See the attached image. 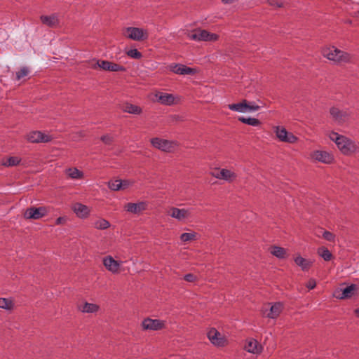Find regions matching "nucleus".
<instances>
[{
	"label": "nucleus",
	"instance_id": "obj_33",
	"mask_svg": "<svg viewBox=\"0 0 359 359\" xmlns=\"http://www.w3.org/2000/svg\"><path fill=\"white\" fill-rule=\"evenodd\" d=\"M238 119L243 123L254 127L259 126L262 124L261 121L256 118L240 116Z\"/></svg>",
	"mask_w": 359,
	"mask_h": 359
},
{
	"label": "nucleus",
	"instance_id": "obj_42",
	"mask_svg": "<svg viewBox=\"0 0 359 359\" xmlns=\"http://www.w3.org/2000/svg\"><path fill=\"white\" fill-rule=\"evenodd\" d=\"M110 63L111 62L107 60H97L94 68L97 66L103 70L108 71Z\"/></svg>",
	"mask_w": 359,
	"mask_h": 359
},
{
	"label": "nucleus",
	"instance_id": "obj_51",
	"mask_svg": "<svg viewBox=\"0 0 359 359\" xmlns=\"http://www.w3.org/2000/svg\"><path fill=\"white\" fill-rule=\"evenodd\" d=\"M79 135H80V136H82V137L84 135L82 132H80Z\"/></svg>",
	"mask_w": 359,
	"mask_h": 359
},
{
	"label": "nucleus",
	"instance_id": "obj_40",
	"mask_svg": "<svg viewBox=\"0 0 359 359\" xmlns=\"http://www.w3.org/2000/svg\"><path fill=\"white\" fill-rule=\"evenodd\" d=\"M126 55L133 59H140L142 57V53L136 48L130 49L126 52Z\"/></svg>",
	"mask_w": 359,
	"mask_h": 359
},
{
	"label": "nucleus",
	"instance_id": "obj_16",
	"mask_svg": "<svg viewBox=\"0 0 359 359\" xmlns=\"http://www.w3.org/2000/svg\"><path fill=\"white\" fill-rule=\"evenodd\" d=\"M358 287L355 284H351L344 289H341L340 291L334 292V296L339 299H351L355 296L358 293Z\"/></svg>",
	"mask_w": 359,
	"mask_h": 359
},
{
	"label": "nucleus",
	"instance_id": "obj_43",
	"mask_svg": "<svg viewBox=\"0 0 359 359\" xmlns=\"http://www.w3.org/2000/svg\"><path fill=\"white\" fill-rule=\"evenodd\" d=\"M29 73V70L27 67H23L20 69L19 72L16 73V78L18 80L21 79L22 78L26 76Z\"/></svg>",
	"mask_w": 359,
	"mask_h": 359
},
{
	"label": "nucleus",
	"instance_id": "obj_13",
	"mask_svg": "<svg viewBox=\"0 0 359 359\" xmlns=\"http://www.w3.org/2000/svg\"><path fill=\"white\" fill-rule=\"evenodd\" d=\"M188 37L196 41H216L219 39V35L211 33L205 29H196L193 33L189 34Z\"/></svg>",
	"mask_w": 359,
	"mask_h": 359
},
{
	"label": "nucleus",
	"instance_id": "obj_21",
	"mask_svg": "<svg viewBox=\"0 0 359 359\" xmlns=\"http://www.w3.org/2000/svg\"><path fill=\"white\" fill-rule=\"evenodd\" d=\"M27 140L30 142H48L52 140L50 135L40 131H32L27 135Z\"/></svg>",
	"mask_w": 359,
	"mask_h": 359
},
{
	"label": "nucleus",
	"instance_id": "obj_12",
	"mask_svg": "<svg viewBox=\"0 0 359 359\" xmlns=\"http://www.w3.org/2000/svg\"><path fill=\"white\" fill-rule=\"evenodd\" d=\"M329 111L332 120L339 125L347 123L351 116V111L349 109H341L337 107H332Z\"/></svg>",
	"mask_w": 359,
	"mask_h": 359
},
{
	"label": "nucleus",
	"instance_id": "obj_47",
	"mask_svg": "<svg viewBox=\"0 0 359 359\" xmlns=\"http://www.w3.org/2000/svg\"><path fill=\"white\" fill-rule=\"evenodd\" d=\"M67 221V218L66 217H60L55 221V224H64Z\"/></svg>",
	"mask_w": 359,
	"mask_h": 359
},
{
	"label": "nucleus",
	"instance_id": "obj_6",
	"mask_svg": "<svg viewBox=\"0 0 359 359\" xmlns=\"http://www.w3.org/2000/svg\"><path fill=\"white\" fill-rule=\"evenodd\" d=\"M309 159L313 163H320L326 165L334 162V156L332 151L323 149H315L310 152Z\"/></svg>",
	"mask_w": 359,
	"mask_h": 359
},
{
	"label": "nucleus",
	"instance_id": "obj_17",
	"mask_svg": "<svg viewBox=\"0 0 359 359\" xmlns=\"http://www.w3.org/2000/svg\"><path fill=\"white\" fill-rule=\"evenodd\" d=\"M47 215L46 208L44 207L27 208L23 212V217L27 219H39Z\"/></svg>",
	"mask_w": 359,
	"mask_h": 359
},
{
	"label": "nucleus",
	"instance_id": "obj_24",
	"mask_svg": "<svg viewBox=\"0 0 359 359\" xmlns=\"http://www.w3.org/2000/svg\"><path fill=\"white\" fill-rule=\"evenodd\" d=\"M294 262L301 268L303 271H308L312 267L313 262L310 259L303 257L300 254H296L294 257Z\"/></svg>",
	"mask_w": 359,
	"mask_h": 359
},
{
	"label": "nucleus",
	"instance_id": "obj_38",
	"mask_svg": "<svg viewBox=\"0 0 359 359\" xmlns=\"http://www.w3.org/2000/svg\"><path fill=\"white\" fill-rule=\"evenodd\" d=\"M135 181L131 179H121V191H125L133 186Z\"/></svg>",
	"mask_w": 359,
	"mask_h": 359
},
{
	"label": "nucleus",
	"instance_id": "obj_7",
	"mask_svg": "<svg viewBox=\"0 0 359 359\" xmlns=\"http://www.w3.org/2000/svg\"><path fill=\"white\" fill-rule=\"evenodd\" d=\"M211 175L217 180H224L228 183L236 182L238 177V172L232 167L215 168L211 172Z\"/></svg>",
	"mask_w": 359,
	"mask_h": 359
},
{
	"label": "nucleus",
	"instance_id": "obj_10",
	"mask_svg": "<svg viewBox=\"0 0 359 359\" xmlns=\"http://www.w3.org/2000/svg\"><path fill=\"white\" fill-rule=\"evenodd\" d=\"M151 144L155 149L164 152H173L178 147L176 141L168 140L160 137H154L150 140Z\"/></svg>",
	"mask_w": 359,
	"mask_h": 359
},
{
	"label": "nucleus",
	"instance_id": "obj_34",
	"mask_svg": "<svg viewBox=\"0 0 359 359\" xmlns=\"http://www.w3.org/2000/svg\"><path fill=\"white\" fill-rule=\"evenodd\" d=\"M245 100H243L238 103L230 104L228 105V108L230 110L239 113H245Z\"/></svg>",
	"mask_w": 359,
	"mask_h": 359
},
{
	"label": "nucleus",
	"instance_id": "obj_44",
	"mask_svg": "<svg viewBox=\"0 0 359 359\" xmlns=\"http://www.w3.org/2000/svg\"><path fill=\"white\" fill-rule=\"evenodd\" d=\"M184 280L189 283H194L197 280V277L193 273H187L184 276Z\"/></svg>",
	"mask_w": 359,
	"mask_h": 359
},
{
	"label": "nucleus",
	"instance_id": "obj_5",
	"mask_svg": "<svg viewBox=\"0 0 359 359\" xmlns=\"http://www.w3.org/2000/svg\"><path fill=\"white\" fill-rule=\"evenodd\" d=\"M283 309L282 302L266 303L262 306L260 312L262 317L275 320L280 316Z\"/></svg>",
	"mask_w": 359,
	"mask_h": 359
},
{
	"label": "nucleus",
	"instance_id": "obj_32",
	"mask_svg": "<svg viewBox=\"0 0 359 359\" xmlns=\"http://www.w3.org/2000/svg\"><path fill=\"white\" fill-rule=\"evenodd\" d=\"M317 254L325 261L328 262L333 259L332 252L325 246L318 248Z\"/></svg>",
	"mask_w": 359,
	"mask_h": 359
},
{
	"label": "nucleus",
	"instance_id": "obj_41",
	"mask_svg": "<svg viewBox=\"0 0 359 359\" xmlns=\"http://www.w3.org/2000/svg\"><path fill=\"white\" fill-rule=\"evenodd\" d=\"M108 71L114 72H125L126 71V67H123V65H118V64H116V63L111 62Z\"/></svg>",
	"mask_w": 359,
	"mask_h": 359
},
{
	"label": "nucleus",
	"instance_id": "obj_2",
	"mask_svg": "<svg viewBox=\"0 0 359 359\" xmlns=\"http://www.w3.org/2000/svg\"><path fill=\"white\" fill-rule=\"evenodd\" d=\"M321 53L324 57L336 64L348 62L351 60L349 53L337 48L334 46H325L322 48Z\"/></svg>",
	"mask_w": 359,
	"mask_h": 359
},
{
	"label": "nucleus",
	"instance_id": "obj_27",
	"mask_svg": "<svg viewBox=\"0 0 359 359\" xmlns=\"http://www.w3.org/2000/svg\"><path fill=\"white\" fill-rule=\"evenodd\" d=\"M0 309L8 312L15 309V302L13 297H0Z\"/></svg>",
	"mask_w": 359,
	"mask_h": 359
},
{
	"label": "nucleus",
	"instance_id": "obj_14",
	"mask_svg": "<svg viewBox=\"0 0 359 359\" xmlns=\"http://www.w3.org/2000/svg\"><path fill=\"white\" fill-rule=\"evenodd\" d=\"M243 348L249 353L258 355L262 353L264 346L257 339L249 337L244 341Z\"/></svg>",
	"mask_w": 359,
	"mask_h": 359
},
{
	"label": "nucleus",
	"instance_id": "obj_23",
	"mask_svg": "<svg viewBox=\"0 0 359 359\" xmlns=\"http://www.w3.org/2000/svg\"><path fill=\"white\" fill-rule=\"evenodd\" d=\"M72 210L81 219H86L90 213V209L84 203H73Z\"/></svg>",
	"mask_w": 359,
	"mask_h": 359
},
{
	"label": "nucleus",
	"instance_id": "obj_37",
	"mask_svg": "<svg viewBox=\"0 0 359 359\" xmlns=\"http://www.w3.org/2000/svg\"><path fill=\"white\" fill-rule=\"evenodd\" d=\"M259 109H260V107L258 104H257L255 102H248V100H245V113L255 112V111H258Z\"/></svg>",
	"mask_w": 359,
	"mask_h": 359
},
{
	"label": "nucleus",
	"instance_id": "obj_28",
	"mask_svg": "<svg viewBox=\"0 0 359 359\" xmlns=\"http://www.w3.org/2000/svg\"><path fill=\"white\" fill-rule=\"evenodd\" d=\"M121 109L124 112L135 115L140 114L142 111V109L140 107L128 102L123 103Z\"/></svg>",
	"mask_w": 359,
	"mask_h": 359
},
{
	"label": "nucleus",
	"instance_id": "obj_19",
	"mask_svg": "<svg viewBox=\"0 0 359 359\" xmlns=\"http://www.w3.org/2000/svg\"><path fill=\"white\" fill-rule=\"evenodd\" d=\"M156 101L165 105H172L178 102L179 98L173 94L157 92L154 95Z\"/></svg>",
	"mask_w": 359,
	"mask_h": 359
},
{
	"label": "nucleus",
	"instance_id": "obj_18",
	"mask_svg": "<svg viewBox=\"0 0 359 359\" xmlns=\"http://www.w3.org/2000/svg\"><path fill=\"white\" fill-rule=\"evenodd\" d=\"M77 309L82 313L96 314L100 312L101 308L100 306L96 303L82 301L77 304Z\"/></svg>",
	"mask_w": 359,
	"mask_h": 359
},
{
	"label": "nucleus",
	"instance_id": "obj_9",
	"mask_svg": "<svg viewBox=\"0 0 359 359\" xmlns=\"http://www.w3.org/2000/svg\"><path fill=\"white\" fill-rule=\"evenodd\" d=\"M102 263L104 269L114 275H118L123 271V262L116 259L110 255H105L102 259Z\"/></svg>",
	"mask_w": 359,
	"mask_h": 359
},
{
	"label": "nucleus",
	"instance_id": "obj_50",
	"mask_svg": "<svg viewBox=\"0 0 359 359\" xmlns=\"http://www.w3.org/2000/svg\"><path fill=\"white\" fill-rule=\"evenodd\" d=\"M354 313H355V316L359 318V307L354 310Z\"/></svg>",
	"mask_w": 359,
	"mask_h": 359
},
{
	"label": "nucleus",
	"instance_id": "obj_48",
	"mask_svg": "<svg viewBox=\"0 0 359 359\" xmlns=\"http://www.w3.org/2000/svg\"><path fill=\"white\" fill-rule=\"evenodd\" d=\"M322 229H318L316 231L315 234L317 237H322V231H320Z\"/></svg>",
	"mask_w": 359,
	"mask_h": 359
},
{
	"label": "nucleus",
	"instance_id": "obj_35",
	"mask_svg": "<svg viewBox=\"0 0 359 359\" xmlns=\"http://www.w3.org/2000/svg\"><path fill=\"white\" fill-rule=\"evenodd\" d=\"M108 187L111 191H121V179H111L108 182Z\"/></svg>",
	"mask_w": 359,
	"mask_h": 359
},
{
	"label": "nucleus",
	"instance_id": "obj_45",
	"mask_svg": "<svg viewBox=\"0 0 359 359\" xmlns=\"http://www.w3.org/2000/svg\"><path fill=\"white\" fill-rule=\"evenodd\" d=\"M306 286L309 290H313L316 286V281L314 278H310L306 283Z\"/></svg>",
	"mask_w": 359,
	"mask_h": 359
},
{
	"label": "nucleus",
	"instance_id": "obj_20",
	"mask_svg": "<svg viewBox=\"0 0 359 359\" xmlns=\"http://www.w3.org/2000/svg\"><path fill=\"white\" fill-rule=\"evenodd\" d=\"M167 214L172 218L182 221L188 219L191 216V212L189 209L171 208L168 210Z\"/></svg>",
	"mask_w": 359,
	"mask_h": 359
},
{
	"label": "nucleus",
	"instance_id": "obj_8",
	"mask_svg": "<svg viewBox=\"0 0 359 359\" xmlns=\"http://www.w3.org/2000/svg\"><path fill=\"white\" fill-rule=\"evenodd\" d=\"M207 338L215 347L224 348L229 344L227 337L219 332L215 327H210L207 330Z\"/></svg>",
	"mask_w": 359,
	"mask_h": 359
},
{
	"label": "nucleus",
	"instance_id": "obj_4",
	"mask_svg": "<svg viewBox=\"0 0 359 359\" xmlns=\"http://www.w3.org/2000/svg\"><path fill=\"white\" fill-rule=\"evenodd\" d=\"M167 327L165 320L153 318L150 316L142 318L140 323V328L143 332H158Z\"/></svg>",
	"mask_w": 359,
	"mask_h": 359
},
{
	"label": "nucleus",
	"instance_id": "obj_1",
	"mask_svg": "<svg viewBox=\"0 0 359 359\" xmlns=\"http://www.w3.org/2000/svg\"><path fill=\"white\" fill-rule=\"evenodd\" d=\"M327 136L335 143L341 154L349 156L359 152L358 143L354 140L335 131L328 132Z\"/></svg>",
	"mask_w": 359,
	"mask_h": 359
},
{
	"label": "nucleus",
	"instance_id": "obj_46",
	"mask_svg": "<svg viewBox=\"0 0 359 359\" xmlns=\"http://www.w3.org/2000/svg\"><path fill=\"white\" fill-rule=\"evenodd\" d=\"M101 140L107 144H109L112 142V137L109 135H103Z\"/></svg>",
	"mask_w": 359,
	"mask_h": 359
},
{
	"label": "nucleus",
	"instance_id": "obj_3",
	"mask_svg": "<svg viewBox=\"0 0 359 359\" xmlns=\"http://www.w3.org/2000/svg\"><path fill=\"white\" fill-rule=\"evenodd\" d=\"M121 33L126 39L135 41H147L149 36L147 29L132 26L123 27Z\"/></svg>",
	"mask_w": 359,
	"mask_h": 359
},
{
	"label": "nucleus",
	"instance_id": "obj_36",
	"mask_svg": "<svg viewBox=\"0 0 359 359\" xmlns=\"http://www.w3.org/2000/svg\"><path fill=\"white\" fill-rule=\"evenodd\" d=\"M93 226L97 229L104 230L110 226V224L104 219H100L94 222Z\"/></svg>",
	"mask_w": 359,
	"mask_h": 359
},
{
	"label": "nucleus",
	"instance_id": "obj_26",
	"mask_svg": "<svg viewBox=\"0 0 359 359\" xmlns=\"http://www.w3.org/2000/svg\"><path fill=\"white\" fill-rule=\"evenodd\" d=\"M188 232L182 233L180 236V240L181 243L186 244L187 243L196 241L200 238L199 233L197 232L188 229Z\"/></svg>",
	"mask_w": 359,
	"mask_h": 359
},
{
	"label": "nucleus",
	"instance_id": "obj_15",
	"mask_svg": "<svg viewBox=\"0 0 359 359\" xmlns=\"http://www.w3.org/2000/svg\"><path fill=\"white\" fill-rule=\"evenodd\" d=\"M268 252L271 256L280 260L287 259L290 257L288 249L276 244L270 245L268 248Z\"/></svg>",
	"mask_w": 359,
	"mask_h": 359
},
{
	"label": "nucleus",
	"instance_id": "obj_39",
	"mask_svg": "<svg viewBox=\"0 0 359 359\" xmlns=\"http://www.w3.org/2000/svg\"><path fill=\"white\" fill-rule=\"evenodd\" d=\"M320 231H322L323 238L330 242H335L336 236L333 233L324 229H321Z\"/></svg>",
	"mask_w": 359,
	"mask_h": 359
},
{
	"label": "nucleus",
	"instance_id": "obj_22",
	"mask_svg": "<svg viewBox=\"0 0 359 359\" xmlns=\"http://www.w3.org/2000/svg\"><path fill=\"white\" fill-rule=\"evenodd\" d=\"M170 71L180 75H191L197 72L194 68L189 67L182 64H172L169 66Z\"/></svg>",
	"mask_w": 359,
	"mask_h": 359
},
{
	"label": "nucleus",
	"instance_id": "obj_49",
	"mask_svg": "<svg viewBox=\"0 0 359 359\" xmlns=\"http://www.w3.org/2000/svg\"><path fill=\"white\" fill-rule=\"evenodd\" d=\"M236 0H222V3L225 4H230L235 1Z\"/></svg>",
	"mask_w": 359,
	"mask_h": 359
},
{
	"label": "nucleus",
	"instance_id": "obj_31",
	"mask_svg": "<svg viewBox=\"0 0 359 359\" xmlns=\"http://www.w3.org/2000/svg\"><path fill=\"white\" fill-rule=\"evenodd\" d=\"M21 159L18 156H8L1 160V164L6 167H11L18 165Z\"/></svg>",
	"mask_w": 359,
	"mask_h": 359
},
{
	"label": "nucleus",
	"instance_id": "obj_11",
	"mask_svg": "<svg viewBox=\"0 0 359 359\" xmlns=\"http://www.w3.org/2000/svg\"><path fill=\"white\" fill-rule=\"evenodd\" d=\"M273 131L276 138L282 142L294 144L298 141V137L293 133L288 132L286 128L281 126H273Z\"/></svg>",
	"mask_w": 359,
	"mask_h": 359
},
{
	"label": "nucleus",
	"instance_id": "obj_30",
	"mask_svg": "<svg viewBox=\"0 0 359 359\" xmlns=\"http://www.w3.org/2000/svg\"><path fill=\"white\" fill-rule=\"evenodd\" d=\"M66 175L72 180H81L84 177L83 171L76 168H69L65 170Z\"/></svg>",
	"mask_w": 359,
	"mask_h": 359
},
{
	"label": "nucleus",
	"instance_id": "obj_29",
	"mask_svg": "<svg viewBox=\"0 0 359 359\" xmlns=\"http://www.w3.org/2000/svg\"><path fill=\"white\" fill-rule=\"evenodd\" d=\"M146 203H128L124 209L130 212L140 214L146 209Z\"/></svg>",
	"mask_w": 359,
	"mask_h": 359
},
{
	"label": "nucleus",
	"instance_id": "obj_25",
	"mask_svg": "<svg viewBox=\"0 0 359 359\" xmlns=\"http://www.w3.org/2000/svg\"><path fill=\"white\" fill-rule=\"evenodd\" d=\"M41 22L50 27H55L59 25V16L56 13L50 15H41L40 17Z\"/></svg>",
	"mask_w": 359,
	"mask_h": 359
}]
</instances>
